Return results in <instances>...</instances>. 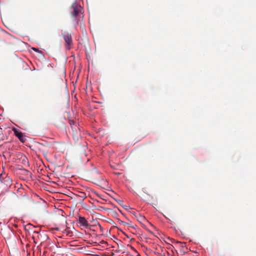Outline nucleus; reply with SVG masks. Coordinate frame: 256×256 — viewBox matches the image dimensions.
<instances>
[{"label":"nucleus","mask_w":256,"mask_h":256,"mask_svg":"<svg viewBox=\"0 0 256 256\" xmlns=\"http://www.w3.org/2000/svg\"><path fill=\"white\" fill-rule=\"evenodd\" d=\"M71 8L72 9L71 14L75 18L78 16L79 14L82 12V6L76 2H74L72 4Z\"/></svg>","instance_id":"1"},{"label":"nucleus","mask_w":256,"mask_h":256,"mask_svg":"<svg viewBox=\"0 0 256 256\" xmlns=\"http://www.w3.org/2000/svg\"><path fill=\"white\" fill-rule=\"evenodd\" d=\"M62 37L66 43V48L68 50H70L71 47V45L72 44V36L70 34H62Z\"/></svg>","instance_id":"2"},{"label":"nucleus","mask_w":256,"mask_h":256,"mask_svg":"<svg viewBox=\"0 0 256 256\" xmlns=\"http://www.w3.org/2000/svg\"><path fill=\"white\" fill-rule=\"evenodd\" d=\"M12 131L14 132V135L21 142H25L26 138H24L23 134L19 130L16 128H13Z\"/></svg>","instance_id":"3"},{"label":"nucleus","mask_w":256,"mask_h":256,"mask_svg":"<svg viewBox=\"0 0 256 256\" xmlns=\"http://www.w3.org/2000/svg\"><path fill=\"white\" fill-rule=\"evenodd\" d=\"M78 221L80 226L84 228H88L90 226L88 220L83 216H79Z\"/></svg>","instance_id":"4"},{"label":"nucleus","mask_w":256,"mask_h":256,"mask_svg":"<svg viewBox=\"0 0 256 256\" xmlns=\"http://www.w3.org/2000/svg\"><path fill=\"white\" fill-rule=\"evenodd\" d=\"M32 50L35 52H38V50L36 48H32Z\"/></svg>","instance_id":"5"},{"label":"nucleus","mask_w":256,"mask_h":256,"mask_svg":"<svg viewBox=\"0 0 256 256\" xmlns=\"http://www.w3.org/2000/svg\"><path fill=\"white\" fill-rule=\"evenodd\" d=\"M70 124L71 125V124H74V122H70Z\"/></svg>","instance_id":"6"},{"label":"nucleus","mask_w":256,"mask_h":256,"mask_svg":"<svg viewBox=\"0 0 256 256\" xmlns=\"http://www.w3.org/2000/svg\"><path fill=\"white\" fill-rule=\"evenodd\" d=\"M70 124L71 125V124H74V122H70Z\"/></svg>","instance_id":"7"}]
</instances>
